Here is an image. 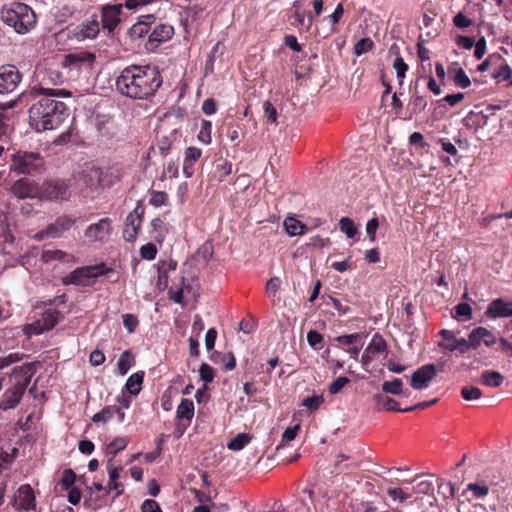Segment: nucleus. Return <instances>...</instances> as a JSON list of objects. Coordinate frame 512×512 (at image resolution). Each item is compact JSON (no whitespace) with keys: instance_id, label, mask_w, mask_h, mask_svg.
Listing matches in <instances>:
<instances>
[{"instance_id":"obj_38","label":"nucleus","mask_w":512,"mask_h":512,"mask_svg":"<svg viewBox=\"0 0 512 512\" xmlns=\"http://www.w3.org/2000/svg\"><path fill=\"white\" fill-rule=\"evenodd\" d=\"M212 123L208 120L201 121L200 131L198 133V140L204 144L211 143Z\"/></svg>"},{"instance_id":"obj_15","label":"nucleus","mask_w":512,"mask_h":512,"mask_svg":"<svg viewBox=\"0 0 512 512\" xmlns=\"http://www.w3.org/2000/svg\"><path fill=\"white\" fill-rule=\"evenodd\" d=\"M68 185L62 180H50L40 186V198L49 200L64 199Z\"/></svg>"},{"instance_id":"obj_6","label":"nucleus","mask_w":512,"mask_h":512,"mask_svg":"<svg viewBox=\"0 0 512 512\" xmlns=\"http://www.w3.org/2000/svg\"><path fill=\"white\" fill-rule=\"evenodd\" d=\"M76 220L70 216L62 215L55 219L54 222L50 223L44 230L36 234L38 240H42L45 237L48 238H60L65 232L71 229L75 224Z\"/></svg>"},{"instance_id":"obj_48","label":"nucleus","mask_w":512,"mask_h":512,"mask_svg":"<svg viewBox=\"0 0 512 512\" xmlns=\"http://www.w3.org/2000/svg\"><path fill=\"white\" fill-rule=\"evenodd\" d=\"M467 489L472 491L476 498H483L489 492V487L480 483H470L468 484Z\"/></svg>"},{"instance_id":"obj_31","label":"nucleus","mask_w":512,"mask_h":512,"mask_svg":"<svg viewBox=\"0 0 512 512\" xmlns=\"http://www.w3.org/2000/svg\"><path fill=\"white\" fill-rule=\"evenodd\" d=\"M340 231L344 233L348 238H353L357 233V227L355 226L352 219L348 217H342L339 221Z\"/></svg>"},{"instance_id":"obj_49","label":"nucleus","mask_w":512,"mask_h":512,"mask_svg":"<svg viewBox=\"0 0 512 512\" xmlns=\"http://www.w3.org/2000/svg\"><path fill=\"white\" fill-rule=\"evenodd\" d=\"M349 382H350V380L345 376L338 377L335 381H333L329 385L328 391L331 395H335V394L339 393L342 390V388L345 385H347Z\"/></svg>"},{"instance_id":"obj_26","label":"nucleus","mask_w":512,"mask_h":512,"mask_svg":"<svg viewBox=\"0 0 512 512\" xmlns=\"http://www.w3.org/2000/svg\"><path fill=\"white\" fill-rule=\"evenodd\" d=\"M144 372L132 374L126 381L125 388L131 395H137L142 387Z\"/></svg>"},{"instance_id":"obj_60","label":"nucleus","mask_w":512,"mask_h":512,"mask_svg":"<svg viewBox=\"0 0 512 512\" xmlns=\"http://www.w3.org/2000/svg\"><path fill=\"white\" fill-rule=\"evenodd\" d=\"M138 319L133 314H124L123 315V324L129 333L133 332L138 326Z\"/></svg>"},{"instance_id":"obj_56","label":"nucleus","mask_w":512,"mask_h":512,"mask_svg":"<svg viewBox=\"0 0 512 512\" xmlns=\"http://www.w3.org/2000/svg\"><path fill=\"white\" fill-rule=\"evenodd\" d=\"M360 335L358 333H353L349 335H342L336 338V341L343 346L351 347V345L355 344L358 340H360Z\"/></svg>"},{"instance_id":"obj_32","label":"nucleus","mask_w":512,"mask_h":512,"mask_svg":"<svg viewBox=\"0 0 512 512\" xmlns=\"http://www.w3.org/2000/svg\"><path fill=\"white\" fill-rule=\"evenodd\" d=\"M151 226L154 233L153 239L158 243H162L165 238L166 230L164 221L161 220L160 218H155L152 220Z\"/></svg>"},{"instance_id":"obj_33","label":"nucleus","mask_w":512,"mask_h":512,"mask_svg":"<svg viewBox=\"0 0 512 512\" xmlns=\"http://www.w3.org/2000/svg\"><path fill=\"white\" fill-rule=\"evenodd\" d=\"M115 411H117V406H106L92 417V421L94 423L107 422L113 418Z\"/></svg>"},{"instance_id":"obj_52","label":"nucleus","mask_w":512,"mask_h":512,"mask_svg":"<svg viewBox=\"0 0 512 512\" xmlns=\"http://www.w3.org/2000/svg\"><path fill=\"white\" fill-rule=\"evenodd\" d=\"M108 474H109V480H118L120 478L121 472L123 471V466H115L113 463L112 458H110L107 461L106 465Z\"/></svg>"},{"instance_id":"obj_54","label":"nucleus","mask_w":512,"mask_h":512,"mask_svg":"<svg viewBox=\"0 0 512 512\" xmlns=\"http://www.w3.org/2000/svg\"><path fill=\"white\" fill-rule=\"evenodd\" d=\"M307 341L312 348L319 349L323 341V336L315 330H310L307 333Z\"/></svg>"},{"instance_id":"obj_9","label":"nucleus","mask_w":512,"mask_h":512,"mask_svg":"<svg viewBox=\"0 0 512 512\" xmlns=\"http://www.w3.org/2000/svg\"><path fill=\"white\" fill-rule=\"evenodd\" d=\"M112 232V221L109 218H102L97 223L90 224L85 232L84 237L89 242L105 241Z\"/></svg>"},{"instance_id":"obj_8","label":"nucleus","mask_w":512,"mask_h":512,"mask_svg":"<svg viewBox=\"0 0 512 512\" xmlns=\"http://www.w3.org/2000/svg\"><path fill=\"white\" fill-rule=\"evenodd\" d=\"M13 507L18 512L36 511V499L30 485H21L14 497Z\"/></svg>"},{"instance_id":"obj_22","label":"nucleus","mask_w":512,"mask_h":512,"mask_svg":"<svg viewBox=\"0 0 512 512\" xmlns=\"http://www.w3.org/2000/svg\"><path fill=\"white\" fill-rule=\"evenodd\" d=\"M174 34V29L168 24H159L155 26L149 35V42L159 44L169 40Z\"/></svg>"},{"instance_id":"obj_47","label":"nucleus","mask_w":512,"mask_h":512,"mask_svg":"<svg viewBox=\"0 0 512 512\" xmlns=\"http://www.w3.org/2000/svg\"><path fill=\"white\" fill-rule=\"evenodd\" d=\"M76 479V474L71 470L67 469L63 472L62 479L60 480V485L62 489L68 490L70 488H73L72 485L74 484Z\"/></svg>"},{"instance_id":"obj_59","label":"nucleus","mask_w":512,"mask_h":512,"mask_svg":"<svg viewBox=\"0 0 512 512\" xmlns=\"http://www.w3.org/2000/svg\"><path fill=\"white\" fill-rule=\"evenodd\" d=\"M480 332L482 334L483 344L486 345L487 347H491L499 341L495 334L485 327H481Z\"/></svg>"},{"instance_id":"obj_20","label":"nucleus","mask_w":512,"mask_h":512,"mask_svg":"<svg viewBox=\"0 0 512 512\" xmlns=\"http://www.w3.org/2000/svg\"><path fill=\"white\" fill-rule=\"evenodd\" d=\"M96 59L94 53L88 51H76L65 55L66 66L90 67Z\"/></svg>"},{"instance_id":"obj_63","label":"nucleus","mask_w":512,"mask_h":512,"mask_svg":"<svg viewBox=\"0 0 512 512\" xmlns=\"http://www.w3.org/2000/svg\"><path fill=\"white\" fill-rule=\"evenodd\" d=\"M411 103L413 106V111L415 113H421L427 107V101L424 99V97L420 95L414 96Z\"/></svg>"},{"instance_id":"obj_28","label":"nucleus","mask_w":512,"mask_h":512,"mask_svg":"<svg viewBox=\"0 0 512 512\" xmlns=\"http://www.w3.org/2000/svg\"><path fill=\"white\" fill-rule=\"evenodd\" d=\"M252 436L247 433H239L227 443V448L232 451L242 450L251 441Z\"/></svg>"},{"instance_id":"obj_42","label":"nucleus","mask_w":512,"mask_h":512,"mask_svg":"<svg viewBox=\"0 0 512 512\" xmlns=\"http://www.w3.org/2000/svg\"><path fill=\"white\" fill-rule=\"evenodd\" d=\"M454 83L461 87V88H467L470 86L471 82L463 68H457L455 69V73L453 76Z\"/></svg>"},{"instance_id":"obj_40","label":"nucleus","mask_w":512,"mask_h":512,"mask_svg":"<svg viewBox=\"0 0 512 512\" xmlns=\"http://www.w3.org/2000/svg\"><path fill=\"white\" fill-rule=\"evenodd\" d=\"M169 197L164 191H153L150 197V204L154 207H161L168 204Z\"/></svg>"},{"instance_id":"obj_16","label":"nucleus","mask_w":512,"mask_h":512,"mask_svg":"<svg viewBox=\"0 0 512 512\" xmlns=\"http://www.w3.org/2000/svg\"><path fill=\"white\" fill-rule=\"evenodd\" d=\"M61 314L56 309L45 310L41 317L32 324L35 334H41L44 331L51 330L54 328L60 320Z\"/></svg>"},{"instance_id":"obj_34","label":"nucleus","mask_w":512,"mask_h":512,"mask_svg":"<svg viewBox=\"0 0 512 512\" xmlns=\"http://www.w3.org/2000/svg\"><path fill=\"white\" fill-rule=\"evenodd\" d=\"M443 341L439 342L438 346L444 350L449 351V347L456 345L458 338H456L453 331L443 329L439 332Z\"/></svg>"},{"instance_id":"obj_2","label":"nucleus","mask_w":512,"mask_h":512,"mask_svg":"<svg viewBox=\"0 0 512 512\" xmlns=\"http://www.w3.org/2000/svg\"><path fill=\"white\" fill-rule=\"evenodd\" d=\"M162 84L160 72L153 66L131 65L125 67L116 78L117 91L128 98L146 100L153 96Z\"/></svg>"},{"instance_id":"obj_11","label":"nucleus","mask_w":512,"mask_h":512,"mask_svg":"<svg viewBox=\"0 0 512 512\" xmlns=\"http://www.w3.org/2000/svg\"><path fill=\"white\" fill-rule=\"evenodd\" d=\"M21 81L18 69L13 65L0 67V94L13 92Z\"/></svg>"},{"instance_id":"obj_57","label":"nucleus","mask_w":512,"mask_h":512,"mask_svg":"<svg viewBox=\"0 0 512 512\" xmlns=\"http://www.w3.org/2000/svg\"><path fill=\"white\" fill-rule=\"evenodd\" d=\"M300 429L299 425H295L294 427H288L285 429L284 433L282 434V440L281 444L277 446V449H279L284 442H289L295 439L297 436V433Z\"/></svg>"},{"instance_id":"obj_53","label":"nucleus","mask_w":512,"mask_h":512,"mask_svg":"<svg viewBox=\"0 0 512 512\" xmlns=\"http://www.w3.org/2000/svg\"><path fill=\"white\" fill-rule=\"evenodd\" d=\"M453 23L460 29L468 28L472 25V20L464 15L462 12L457 13L453 18Z\"/></svg>"},{"instance_id":"obj_36","label":"nucleus","mask_w":512,"mask_h":512,"mask_svg":"<svg viewBox=\"0 0 512 512\" xmlns=\"http://www.w3.org/2000/svg\"><path fill=\"white\" fill-rule=\"evenodd\" d=\"M150 31L149 23L146 21H139L135 23L129 30V34L132 38H141L148 34Z\"/></svg>"},{"instance_id":"obj_37","label":"nucleus","mask_w":512,"mask_h":512,"mask_svg":"<svg viewBox=\"0 0 512 512\" xmlns=\"http://www.w3.org/2000/svg\"><path fill=\"white\" fill-rule=\"evenodd\" d=\"M117 365L121 375H125L130 370L133 366V358L129 351H125L120 355Z\"/></svg>"},{"instance_id":"obj_13","label":"nucleus","mask_w":512,"mask_h":512,"mask_svg":"<svg viewBox=\"0 0 512 512\" xmlns=\"http://www.w3.org/2000/svg\"><path fill=\"white\" fill-rule=\"evenodd\" d=\"M11 193L18 199L40 198V186L35 182L21 178L15 181L11 186Z\"/></svg>"},{"instance_id":"obj_18","label":"nucleus","mask_w":512,"mask_h":512,"mask_svg":"<svg viewBox=\"0 0 512 512\" xmlns=\"http://www.w3.org/2000/svg\"><path fill=\"white\" fill-rule=\"evenodd\" d=\"M122 4L106 5L102 9V26L112 32L120 22Z\"/></svg>"},{"instance_id":"obj_51","label":"nucleus","mask_w":512,"mask_h":512,"mask_svg":"<svg viewBox=\"0 0 512 512\" xmlns=\"http://www.w3.org/2000/svg\"><path fill=\"white\" fill-rule=\"evenodd\" d=\"M480 331L481 326L474 328L468 335L469 344L472 347V349H477L481 345V343H483L482 334Z\"/></svg>"},{"instance_id":"obj_35","label":"nucleus","mask_w":512,"mask_h":512,"mask_svg":"<svg viewBox=\"0 0 512 512\" xmlns=\"http://www.w3.org/2000/svg\"><path fill=\"white\" fill-rule=\"evenodd\" d=\"M403 383L399 378H395L392 381H385L382 384V390L384 393H389L393 395H400L402 393Z\"/></svg>"},{"instance_id":"obj_55","label":"nucleus","mask_w":512,"mask_h":512,"mask_svg":"<svg viewBox=\"0 0 512 512\" xmlns=\"http://www.w3.org/2000/svg\"><path fill=\"white\" fill-rule=\"evenodd\" d=\"M387 493L394 501H399L401 503H403L410 497L408 493L404 492L401 488L397 487L389 488L387 490Z\"/></svg>"},{"instance_id":"obj_27","label":"nucleus","mask_w":512,"mask_h":512,"mask_svg":"<svg viewBox=\"0 0 512 512\" xmlns=\"http://www.w3.org/2000/svg\"><path fill=\"white\" fill-rule=\"evenodd\" d=\"M375 399H376L377 407L379 409H382L385 411H402V412H404L403 409L399 408V403L389 396L379 394L375 397Z\"/></svg>"},{"instance_id":"obj_24","label":"nucleus","mask_w":512,"mask_h":512,"mask_svg":"<svg viewBox=\"0 0 512 512\" xmlns=\"http://www.w3.org/2000/svg\"><path fill=\"white\" fill-rule=\"evenodd\" d=\"M480 381L483 385L496 388L503 384L504 376L497 371L484 370L481 373Z\"/></svg>"},{"instance_id":"obj_25","label":"nucleus","mask_w":512,"mask_h":512,"mask_svg":"<svg viewBox=\"0 0 512 512\" xmlns=\"http://www.w3.org/2000/svg\"><path fill=\"white\" fill-rule=\"evenodd\" d=\"M284 228H285V231L290 236L302 235L307 230V227L302 222H300L299 220H297L293 217H288L285 219Z\"/></svg>"},{"instance_id":"obj_17","label":"nucleus","mask_w":512,"mask_h":512,"mask_svg":"<svg viewBox=\"0 0 512 512\" xmlns=\"http://www.w3.org/2000/svg\"><path fill=\"white\" fill-rule=\"evenodd\" d=\"M512 302L503 298H497L490 302L485 311V316L490 319L507 318L512 316Z\"/></svg>"},{"instance_id":"obj_46","label":"nucleus","mask_w":512,"mask_h":512,"mask_svg":"<svg viewBox=\"0 0 512 512\" xmlns=\"http://www.w3.org/2000/svg\"><path fill=\"white\" fill-rule=\"evenodd\" d=\"M373 47V42L369 38H362L354 46V52L356 55H362Z\"/></svg>"},{"instance_id":"obj_19","label":"nucleus","mask_w":512,"mask_h":512,"mask_svg":"<svg viewBox=\"0 0 512 512\" xmlns=\"http://www.w3.org/2000/svg\"><path fill=\"white\" fill-rule=\"evenodd\" d=\"M41 261L46 264H52L54 262H60L64 264H73L77 262L76 257L73 254L67 253L62 250H44L41 253Z\"/></svg>"},{"instance_id":"obj_12","label":"nucleus","mask_w":512,"mask_h":512,"mask_svg":"<svg viewBox=\"0 0 512 512\" xmlns=\"http://www.w3.org/2000/svg\"><path fill=\"white\" fill-rule=\"evenodd\" d=\"M100 31L99 22L96 18L83 21L70 30V37L77 41L94 39Z\"/></svg>"},{"instance_id":"obj_61","label":"nucleus","mask_w":512,"mask_h":512,"mask_svg":"<svg viewBox=\"0 0 512 512\" xmlns=\"http://www.w3.org/2000/svg\"><path fill=\"white\" fill-rule=\"evenodd\" d=\"M331 268L334 269L337 272H346L348 270L352 269L351 264V256H348L347 259L343 261H336L331 264Z\"/></svg>"},{"instance_id":"obj_21","label":"nucleus","mask_w":512,"mask_h":512,"mask_svg":"<svg viewBox=\"0 0 512 512\" xmlns=\"http://www.w3.org/2000/svg\"><path fill=\"white\" fill-rule=\"evenodd\" d=\"M194 416V403L193 401L189 399H182L179 403L176 411V417L180 421H184L185 423H182L184 428L182 432L186 429L187 426H189L192 418Z\"/></svg>"},{"instance_id":"obj_5","label":"nucleus","mask_w":512,"mask_h":512,"mask_svg":"<svg viewBox=\"0 0 512 512\" xmlns=\"http://www.w3.org/2000/svg\"><path fill=\"white\" fill-rule=\"evenodd\" d=\"M44 165L43 158L38 153L18 151L12 155L11 171L18 174L32 175L40 172Z\"/></svg>"},{"instance_id":"obj_4","label":"nucleus","mask_w":512,"mask_h":512,"mask_svg":"<svg viewBox=\"0 0 512 512\" xmlns=\"http://www.w3.org/2000/svg\"><path fill=\"white\" fill-rule=\"evenodd\" d=\"M2 21L12 27L17 33L25 34L36 24V14L28 5L13 2L1 11Z\"/></svg>"},{"instance_id":"obj_7","label":"nucleus","mask_w":512,"mask_h":512,"mask_svg":"<svg viewBox=\"0 0 512 512\" xmlns=\"http://www.w3.org/2000/svg\"><path fill=\"white\" fill-rule=\"evenodd\" d=\"M103 273L102 266L80 267L62 278L64 285H87L91 278Z\"/></svg>"},{"instance_id":"obj_50","label":"nucleus","mask_w":512,"mask_h":512,"mask_svg":"<svg viewBox=\"0 0 512 512\" xmlns=\"http://www.w3.org/2000/svg\"><path fill=\"white\" fill-rule=\"evenodd\" d=\"M157 254V248L153 243H147L140 248V255L143 259L153 260Z\"/></svg>"},{"instance_id":"obj_62","label":"nucleus","mask_w":512,"mask_h":512,"mask_svg":"<svg viewBox=\"0 0 512 512\" xmlns=\"http://www.w3.org/2000/svg\"><path fill=\"white\" fill-rule=\"evenodd\" d=\"M202 155L201 149L197 147H189L185 151V159L187 162L195 163Z\"/></svg>"},{"instance_id":"obj_58","label":"nucleus","mask_w":512,"mask_h":512,"mask_svg":"<svg viewBox=\"0 0 512 512\" xmlns=\"http://www.w3.org/2000/svg\"><path fill=\"white\" fill-rule=\"evenodd\" d=\"M456 316L464 317L466 320L472 318V308L468 303H460L455 307Z\"/></svg>"},{"instance_id":"obj_14","label":"nucleus","mask_w":512,"mask_h":512,"mask_svg":"<svg viewBox=\"0 0 512 512\" xmlns=\"http://www.w3.org/2000/svg\"><path fill=\"white\" fill-rule=\"evenodd\" d=\"M436 374L437 369L434 364L423 365L412 374L410 381L411 387L415 390L427 388Z\"/></svg>"},{"instance_id":"obj_3","label":"nucleus","mask_w":512,"mask_h":512,"mask_svg":"<svg viewBox=\"0 0 512 512\" xmlns=\"http://www.w3.org/2000/svg\"><path fill=\"white\" fill-rule=\"evenodd\" d=\"M34 371V364L32 363L14 368L10 375V382L12 386L3 394L0 401V409H12L19 403L31 381Z\"/></svg>"},{"instance_id":"obj_41","label":"nucleus","mask_w":512,"mask_h":512,"mask_svg":"<svg viewBox=\"0 0 512 512\" xmlns=\"http://www.w3.org/2000/svg\"><path fill=\"white\" fill-rule=\"evenodd\" d=\"M461 396L466 401L478 400L482 396V392L478 387L465 386L461 389Z\"/></svg>"},{"instance_id":"obj_39","label":"nucleus","mask_w":512,"mask_h":512,"mask_svg":"<svg viewBox=\"0 0 512 512\" xmlns=\"http://www.w3.org/2000/svg\"><path fill=\"white\" fill-rule=\"evenodd\" d=\"M393 68L396 70V76L399 81V84H403V80L405 78V74L408 70V65L404 62L403 58L398 56L395 58L393 62Z\"/></svg>"},{"instance_id":"obj_43","label":"nucleus","mask_w":512,"mask_h":512,"mask_svg":"<svg viewBox=\"0 0 512 512\" xmlns=\"http://www.w3.org/2000/svg\"><path fill=\"white\" fill-rule=\"evenodd\" d=\"M324 402L322 395H313L303 400L302 405L311 411L317 410Z\"/></svg>"},{"instance_id":"obj_44","label":"nucleus","mask_w":512,"mask_h":512,"mask_svg":"<svg viewBox=\"0 0 512 512\" xmlns=\"http://www.w3.org/2000/svg\"><path fill=\"white\" fill-rule=\"evenodd\" d=\"M199 376L205 383H210L215 376L214 369L209 364L202 363L199 369Z\"/></svg>"},{"instance_id":"obj_64","label":"nucleus","mask_w":512,"mask_h":512,"mask_svg":"<svg viewBox=\"0 0 512 512\" xmlns=\"http://www.w3.org/2000/svg\"><path fill=\"white\" fill-rule=\"evenodd\" d=\"M142 512H162L159 504L152 499H146L141 506Z\"/></svg>"},{"instance_id":"obj_29","label":"nucleus","mask_w":512,"mask_h":512,"mask_svg":"<svg viewBox=\"0 0 512 512\" xmlns=\"http://www.w3.org/2000/svg\"><path fill=\"white\" fill-rule=\"evenodd\" d=\"M128 445L127 437H117L111 443H109L106 447V455L110 456V458H114L116 454L125 449Z\"/></svg>"},{"instance_id":"obj_1","label":"nucleus","mask_w":512,"mask_h":512,"mask_svg":"<svg viewBox=\"0 0 512 512\" xmlns=\"http://www.w3.org/2000/svg\"><path fill=\"white\" fill-rule=\"evenodd\" d=\"M43 97L32 104L29 109V124L37 132L57 129L64 121L67 106L55 97L67 98L71 92L66 89L41 88Z\"/></svg>"},{"instance_id":"obj_30","label":"nucleus","mask_w":512,"mask_h":512,"mask_svg":"<svg viewBox=\"0 0 512 512\" xmlns=\"http://www.w3.org/2000/svg\"><path fill=\"white\" fill-rule=\"evenodd\" d=\"M387 348L385 340L380 336L379 334H375L371 342L369 343L368 347L366 348L367 353H371L372 355H375L377 353L384 352Z\"/></svg>"},{"instance_id":"obj_10","label":"nucleus","mask_w":512,"mask_h":512,"mask_svg":"<svg viewBox=\"0 0 512 512\" xmlns=\"http://www.w3.org/2000/svg\"><path fill=\"white\" fill-rule=\"evenodd\" d=\"M144 215V208L140 205L130 212L125 220V227L123 230V238L125 241L132 242L136 239L142 224Z\"/></svg>"},{"instance_id":"obj_45","label":"nucleus","mask_w":512,"mask_h":512,"mask_svg":"<svg viewBox=\"0 0 512 512\" xmlns=\"http://www.w3.org/2000/svg\"><path fill=\"white\" fill-rule=\"evenodd\" d=\"M263 110L267 121L275 124L278 116L276 107L270 101H265L263 103Z\"/></svg>"},{"instance_id":"obj_23","label":"nucleus","mask_w":512,"mask_h":512,"mask_svg":"<svg viewBox=\"0 0 512 512\" xmlns=\"http://www.w3.org/2000/svg\"><path fill=\"white\" fill-rule=\"evenodd\" d=\"M102 174V170L95 166L86 167L82 171L83 180L86 186L90 188H95L97 186L104 185Z\"/></svg>"}]
</instances>
